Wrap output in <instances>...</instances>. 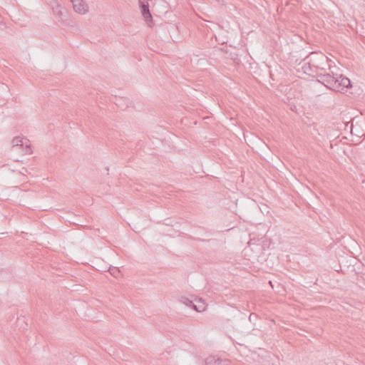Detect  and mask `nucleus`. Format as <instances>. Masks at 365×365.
Returning a JSON list of instances; mask_svg holds the SVG:
<instances>
[{"label":"nucleus","instance_id":"1","mask_svg":"<svg viewBox=\"0 0 365 365\" xmlns=\"http://www.w3.org/2000/svg\"><path fill=\"white\" fill-rule=\"evenodd\" d=\"M324 69L321 68L317 73V81L324 84L327 88L335 91H341L340 75H334L324 73Z\"/></svg>","mask_w":365,"mask_h":365},{"label":"nucleus","instance_id":"2","mask_svg":"<svg viewBox=\"0 0 365 365\" xmlns=\"http://www.w3.org/2000/svg\"><path fill=\"white\" fill-rule=\"evenodd\" d=\"M13 148H23L24 154L28 155L32 153L31 145L29 143V140L20 136H16L12 140Z\"/></svg>","mask_w":365,"mask_h":365},{"label":"nucleus","instance_id":"3","mask_svg":"<svg viewBox=\"0 0 365 365\" xmlns=\"http://www.w3.org/2000/svg\"><path fill=\"white\" fill-rule=\"evenodd\" d=\"M139 6L142 16L145 19V21L148 22L152 21V15L150 12L149 5L146 0H139Z\"/></svg>","mask_w":365,"mask_h":365},{"label":"nucleus","instance_id":"4","mask_svg":"<svg viewBox=\"0 0 365 365\" xmlns=\"http://www.w3.org/2000/svg\"><path fill=\"white\" fill-rule=\"evenodd\" d=\"M53 12L58 21H64L66 20L67 12L66 11H63L60 4L56 3V5L53 6Z\"/></svg>","mask_w":365,"mask_h":365},{"label":"nucleus","instance_id":"5","mask_svg":"<svg viewBox=\"0 0 365 365\" xmlns=\"http://www.w3.org/2000/svg\"><path fill=\"white\" fill-rule=\"evenodd\" d=\"M73 9L79 14H85L88 11V5L85 3L84 0H77L72 2Z\"/></svg>","mask_w":365,"mask_h":365},{"label":"nucleus","instance_id":"6","mask_svg":"<svg viewBox=\"0 0 365 365\" xmlns=\"http://www.w3.org/2000/svg\"><path fill=\"white\" fill-rule=\"evenodd\" d=\"M205 364L206 365H230V361L211 356L206 359Z\"/></svg>","mask_w":365,"mask_h":365},{"label":"nucleus","instance_id":"7","mask_svg":"<svg viewBox=\"0 0 365 365\" xmlns=\"http://www.w3.org/2000/svg\"><path fill=\"white\" fill-rule=\"evenodd\" d=\"M339 81L341 82V91H343L344 88L351 87L350 80L347 77L344 76L343 75H340Z\"/></svg>","mask_w":365,"mask_h":365},{"label":"nucleus","instance_id":"8","mask_svg":"<svg viewBox=\"0 0 365 365\" xmlns=\"http://www.w3.org/2000/svg\"><path fill=\"white\" fill-rule=\"evenodd\" d=\"M199 304H193V309L197 312H202L205 310V305L203 302H198Z\"/></svg>","mask_w":365,"mask_h":365},{"label":"nucleus","instance_id":"9","mask_svg":"<svg viewBox=\"0 0 365 365\" xmlns=\"http://www.w3.org/2000/svg\"><path fill=\"white\" fill-rule=\"evenodd\" d=\"M182 302L186 304L187 307H191L193 309V304H195L192 300H190L187 298H183Z\"/></svg>","mask_w":365,"mask_h":365},{"label":"nucleus","instance_id":"10","mask_svg":"<svg viewBox=\"0 0 365 365\" xmlns=\"http://www.w3.org/2000/svg\"><path fill=\"white\" fill-rule=\"evenodd\" d=\"M119 273L120 270L117 268L112 269L110 271V274L115 277H118Z\"/></svg>","mask_w":365,"mask_h":365},{"label":"nucleus","instance_id":"11","mask_svg":"<svg viewBox=\"0 0 365 365\" xmlns=\"http://www.w3.org/2000/svg\"><path fill=\"white\" fill-rule=\"evenodd\" d=\"M252 314L249 317L250 320H251Z\"/></svg>","mask_w":365,"mask_h":365}]
</instances>
